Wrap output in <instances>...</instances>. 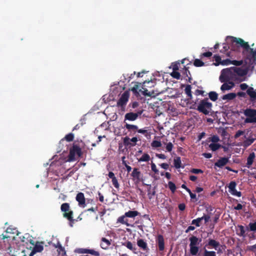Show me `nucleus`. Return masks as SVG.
Returning <instances> with one entry per match:
<instances>
[{
  "mask_svg": "<svg viewBox=\"0 0 256 256\" xmlns=\"http://www.w3.org/2000/svg\"><path fill=\"white\" fill-rule=\"evenodd\" d=\"M230 40L231 50L233 51H238L239 47L241 46L246 52L248 51L250 46L248 42H244L240 38H236L232 36H228V40Z\"/></svg>",
  "mask_w": 256,
  "mask_h": 256,
  "instance_id": "nucleus-1",
  "label": "nucleus"
},
{
  "mask_svg": "<svg viewBox=\"0 0 256 256\" xmlns=\"http://www.w3.org/2000/svg\"><path fill=\"white\" fill-rule=\"evenodd\" d=\"M212 104L206 98L199 102L196 110L205 115H208L212 110Z\"/></svg>",
  "mask_w": 256,
  "mask_h": 256,
  "instance_id": "nucleus-2",
  "label": "nucleus"
},
{
  "mask_svg": "<svg viewBox=\"0 0 256 256\" xmlns=\"http://www.w3.org/2000/svg\"><path fill=\"white\" fill-rule=\"evenodd\" d=\"M233 70L232 67L223 69L219 78L220 82H226L236 80V78Z\"/></svg>",
  "mask_w": 256,
  "mask_h": 256,
  "instance_id": "nucleus-3",
  "label": "nucleus"
},
{
  "mask_svg": "<svg viewBox=\"0 0 256 256\" xmlns=\"http://www.w3.org/2000/svg\"><path fill=\"white\" fill-rule=\"evenodd\" d=\"M60 210L63 212V216L70 222V226H73L74 220L73 218L74 212L70 209L68 203H64L60 206Z\"/></svg>",
  "mask_w": 256,
  "mask_h": 256,
  "instance_id": "nucleus-4",
  "label": "nucleus"
},
{
  "mask_svg": "<svg viewBox=\"0 0 256 256\" xmlns=\"http://www.w3.org/2000/svg\"><path fill=\"white\" fill-rule=\"evenodd\" d=\"M82 152L80 147L76 144H74L70 150L68 161L74 162L76 160V156L80 158L82 156Z\"/></svg>",
  "mask_w": 256,
  "mask_h": 256,
  "instance_id": "nucleus-5",
  "label": "nucleus"
},
{
  "mask_svg": "<svg viewBox=\"0 0 256 256\" xmlns=\"http://www.w3.org/2000/svg\"><path fill=\"white\" fill-rule=\"evenodd\" d=\"M156 80H150L148 81L145 80L143 82L142 85V94L145 96H154L155 94L154 90H152L151 91H149L147 88H152L154 86L156 85Z\"/></svg>",
  "mask_w": 256,
  "mask_h": 256,
  "instance_id": "nucleus-6",
  "label": "nucleus"
},
{
  "mask_svg": "<svg viewBox=\"0 0 256 256\" xmlns=\"http://www.w3.org/2000/svg\"><path fill=\"white\" fill-rule=\"evenodd\" d=\"M244 114L246 118L244 120L245 123H256V110L246 108Z\"/></svg>",
  "mask_w": 256,
  "mask_h": 256,
  "instance_id": "nucleus-7",
  "label": "nucleus"
},
{
  "mask_svg": "<svg viewBox=\"0 0 256 256\" xmlns=\"http://www.w3.org/2000/svg\"><path fill=\"white\" fill-rule=\"evenodd\" d=\"M240 88L242 90H246V94L250 97V100L252 102H254L256 100V90H254L252 87H248V86L246 84H241L240 85Z\"/></svg>",
  "mask_w": 256,
  "mask_h": 256,
  "instance_id": "nucleus-8",
  "label": "nucleus"
},
{
  "mask_svg": "<svg viewBox=\"0 0 256 256\" xmlns=\"http://www.w3.org/2000/svg\"><path fill=\"white\" fill-rule=\"evenodd\" d=\"M220 246H222L219 242L214 239L208 238L204 248H208V249L214 248L217 250L218 254H220L222 252V250L220 248Z\"/></svg>",
  "mask_w": 256,
  "mask_h": 256,
  "instance_id": "nucleus-9",
  "label": "nucleus"
},
{
  "mask_svg": "<svg viewBox=\"0 0 256 256\" xmlns=\"http://www.w3.org/2000/svg\"><path fill=\"white\" fill-rule=\"evenodd\" d=\"M129 96V92L128 91L124 92L117 102V106L122 108L125 106L128 100Z\"/></svg>",
  "mask_w": 256,
  "mask_h": 256,
  "instance_id": "nucleus-10",
  "label": "nucleus"
},
{
  "mask_svg": "<svg viewBox=\"0 0 256 256\" xmlns=\"http://www.w3.org/2000/svg\"><path fill=\"white\" fill-rule=\"evenodd\" d=\"M44 242H36L30 254V256H33L37 252H40L44 250Z\"/></svg>",
  "mask_w": 256,
  "mask_h": 256,
  "instance_id": "nucleus-11",
  "label": "nucleus"
},
{
  "mask_svg": "<svg viewBox=\"0 0 256 256\" xmlns=\"http://www.w3.org/2000/svg\"><path fill=\"white\" fill-rule=\"evenodd\" d=\"M156 244L160 251H163L164 250V240L162 235L158 234L156 240Z\"/></svg>",
  "mask_w": 256,
  "mask_h": 256,
  "instance_id": "nucleus-12",
  "label": "nucleus"
},
{
  "mask_svg": "<svg viewBox=\"0 0 256 256\" xmlns=\"http://www.w3.org/2000/svg\"><path fill=\"white\" fill-rule=\"evenodd\" d=\"M112 240H108L106 238H101V242L100 244V246L104 250H108L110 246L112 244Z\"/></svg>",
  "mask_w": 256,
  "mask_h": 256,
  "instance_id": "nucleus-13",
  "label": "nucleus"
},
{
  "mask_svg": "<svg viewBox=\"0 0 256 256\" xmlns=\"http://www.w3.org/2000/svg\"><path fill=\"white\" fill-rule=\"evenodd\" d=\"M233 72H234V75L237 78L238 76H243L247 74V70L245 69L242 68H237L233 66Z\"/></svg>",
  "mask_w": 256,
  "mask_h": 256,
  "instance_id": "nucleus-14",
  "label": "nucleus"
},
{
  "mask_svg": "<svg viewBox=\"0 0 256 256\" xmlns=\"http://www.w3.org/2000/svg\"><path fill=\"white\" fill-rule=\"evenodd\" d=\"M134 180H136L137 182H140L141 180L142 174L138 168H134L131 174Z\"/></svg>",
  "mask_w": 256,
  "mask_h": 256,
  "instance_id": "nucleus-15",
  "label": "nucleus"
},
{
  "mask_svg": "<svg viewBox=\"0 0 256 256\" xmlns=\"http://www.w3.org/2000/svg\"><path fill=\"white\" fill-rule=\"evenodd\" d=\"M228 158L226 157L220 158L214 163V166H218L220 168H222L225 165H226L228 162Z\"/></svg>",
  "mask_w": 256,
  "mask_h": 256,
  "instance_id": "nucleus-16",
  "label": "nucleus"
},
{
  "mask_svg": "<svg viewBox=\"0 0 256 256\" xmlns=\"http://www.w3.org/2000/svg\"><path fill=\"white\" fill-rule=\"evenodd\" d=\"M224 84L220 87V90L222 92H224L226 90H228L233 88L234 86V84L233 82H223Z\"/></svg>",
  "mask_w": 256,
  "mask_h": 256,
  "instance_id": "nucleus-17",
  "label": "nucleus"
},
{
  "mask_svg": "<svg viewBox=\"0 0 256 256\" xmlns=\"http://www.w3.org/2000/svg\"><path fill=\"white\" fill-rule=\"evenodd\" d=\"M138 113H134L132 112L126 113L124 116V121L126 120H128L130 121H134L137 119V118H138Z\"/></svg>",
  "mask_w": 256,
  "mask_h": 256,
  "instance_id": "nucleus-18",
  "label": "nucleus"
},
{
  "mask_svg": "<svg viewBox=\"0 0 256 256\" xmlns=\"http://www.w3.org/2000/svg\"><path fill=\"white\" fill-rule=\"evenodd\" d=\"M137 244L142 250L148 252L149 248L148 246V244L143 239H138L137 240Z\"/></svg>",
  "mask_w": 256,
  "mask_h": 256,
  "instance_id": "nucleus-19",
  "label": "nucleus"
},
{
  "mask_svg": "<svg viewBox=\"0 0 256 256\" xmlns=\"http://www.w3.org/2000/svg\"><path fill=\"white\" fill-rule=\"evenodd\" d=\"M255 158L256 154L254 152L250 153L247 158V162L246 164V166L248 168H250L253 164Z\"/></svg>",
  "mask_w": 256,
  "mask_h": 256,
  "instance_id": "nucleus-20",
  "label": "nucleus"
},
{
  "mask_svg": "<svg viewBox=\"0 0 256 256\" xmlns=\"http://www.w3.org/2000/svg\"><path fill=\"white\" fill-rule=\"evenodd\" d=\"M76 200L78 202L79 205H85L86 200L82 192H78L77 194Z\"/></svg>",
  "mask_w": 256,
  "mask_h": 256,
  "instance_id": "nucleus-21",
  "label": "nucleus"
},
{
  "mask_svg": "<svg viewBox=\"0 0 256 256\" xmlns=\"http://www.w3.org/2000/svg\"><path fill=\"white\" fill-rule=\"evenodd\" d=\"M126 216H125V214L122 216H120L118 219V222L122 224H125L128 226H132L128 222V220L126 218Z\"/></svg>",
  "mask_w": 256,
  "mask_h": 256,
  "instance_id": "nucleus-22",
  "label": "nucleus"
},
{
  "mask_svg": "<svg viewBox=\"0 0 256 256\" xmlns=\"http://www.w3.org/2000/svg\"><path fill=\"white\" fill-rule=\"evenodd\" d=\"M236 96V93L232 92L224 95L222 98L223 100H230L234 99Z\"/></svg>",
  "mask_w": 256,
  "mask_h": 256,
  "instance_id": "nucleus-23",
  "label": "nucleus"
},
{
  "mask_svg": "<svg viewBox=\"0 0 256 256\" xmlns=\"http://www.w3.org/2000/svg\"><path fill=\"white\" fill-rule=\"evenodd\" d=\"M124 128H126L129 132H137L138 127L136 125L130 124L126 123Z\"/></svg>",
  "mask_w": 256,
  "mask_h": 256,
  "instance_id": "nucleus-24",
  "label": "nucleus"
},
{
  "mask_svg": "<svg viewBox=\"0 0 256 256\" xmlns=\"http://www.w3.org/2000/svg\"><path fill=\"white\" fill-rule=\"evenodd\" d=\"M140 213L136 210H129L125 212V216L128 218H133L138 216Z\"/></svg>",
  "mask_w": 256,
  "mask_h": 256,
  "instance_id": "nucleus-25",
  "label": "nucleus"
},
{
  "mask_svg": "<svg viewBox=\"0 0 256 256\" xmlns=\"http://www.w3.org/2000/svg\"><path fill=\"white\" fill-rule=\"evenodd\" d=\"M122 244L133 252L136 250V248L133 246V244L130 241L128 240L124 242H122Z\"/></svg>",
  "mask_w": 256,
  "mask_h": 256,
  "instance_id": "nucleus-26",
  "label": "nucleus"
},
{
  "mask_svg": "<svg viewBox=\"0 0 256 256\" xmlns=\"http://www.w3.org/2000/svg\"><path fill=\"white\" fill-rule=\"evenodd\" d=\"M190 248V253L192 256H196L198 250L199 248L197 246H191Z\"/></svg>",
  "mask_w": 256,
  "mask_h": 256,
  "instance_id": "nucleus-27",
  "label": "nucleus"
},
{
  "mask_svg": "<svg viewBox=\"0 0 256 256\" xmlns=\"http://www.w3.org/2000/svg\"><path fill=\"white\" fill-rule=\"evenodd\" d=\"M238 228H239V232L237 231V234L240 236L246 237L244 228L242 225H238Z\"/></svg>",
  "mask_w": 256,
  "mask_h": 256,
  "instance_id": "nucleus-28",
  "label": "nucleus"
},
{
  "mask_svg": "<svg viewBox=\"0 0 256 256\" xmlns=\"http://www.w3.org/2000/svg\"><path fill=\"white\" fill-rule=\"evenodd\" d=\"M226 44H224V46H223V48L220 50V52H226L228 49L231 50V44L230 40H228V36L226 38Z\"/></svg>",
  "mask_w": 256,
  "mask_h": 256,
  "instance_id": "nucleus-29",
  "label": "nucleus"
},
{
  "mask_svg": "<svg viewBox=\"0 0 256 256\" xmlns=\"http://www.w3.org/2000/svg\"><path fill=\"white\" fill-rule=\"evenodd\" d=\"M189 240L190 241V246H197L198 244V239L196 236H192L190 238Z\"/></svg>",
  "mask_w": 256,
  "mask_h": 256,
  "instance_id": "nucleus-30",
  "label": "nucleus"
},
{
  "mask_svg": "<svg viewBox=\"0 0 256 256\" xmlns=\"http://www.w3.org/2000/svg\"><path fill=\"white\" fill-rule=\"evenodd\" d=\"M191 88L192 87L190 85H187L184 89V92L187 95V97L188 99L190 100H191L192 98Z\"/></svg>",
  "mask_w": 256,
  "mask_h": 256,
  "instance_id": "nucleus-31",
  "label": "nucleus"
},
{
  "mask_svg": "<svg viewBox=\"0 0 256 256\" xmlns=\"http://www.w3.org/2000/svg\"><path fill=\"white\" fill-rule=\"evenodd\" d=\"M208 96L210 100L216 102L218 98V94L216 92L212 91L208 93Z\"/></svg>",
  "mask_w": 256,
  "mask_h": 256,
  "instance_id": "nucleus-32",
  "label": "nucleus"
},
{
  "mask_svg": "<svg viewBox=\"0 0 256 256\" xmlns=\"http://www.w3.org/2000/svg\"><path fill=\"white\" fill-rule=\"evenodd\" d=\"M174 166L176 168H180L181 167V159L180 156H177L174 160Z\"/></svg>",
  "mask_w": 256,
  "mask_h": 256,
  "instance_id": "nucleus-33",
  "label": "nucleus"
},
{
  "mask_svg": "<svg viewBox=\"0 0 256 256\" xmlns=\"http://www.w3.org/2000/svg\"><path fill=\"white\" fill-rule=\"evenodd\" d=\"M222 146L219 144L212 143L209 144V148L213 152H215V151L217 150L218 149L220 148Z\"/></svg>",
  "mask_w": 256,
  "mask_h": 256,
  "instance_id": "nucleus-34",
  "label": "nucleus"
},
{
  "mask_svg": "<svg viewBox=\"0 0 256 256\" xmlns=\"http://www.w3.org/2000/svg\"><path fill=\"white\" fill-rule=\"evenodd\" d=\"M74 134L72 133H70L68 134H66L65 137L64 138V139H62L60 141V144L62 142H63L64 141V140H66V141L68 142H72L74 140Z\"/></svg>",
  "mask_w": 256,
  "mask_h": 256,
  "instance_id": "nucleus-35",
  "label": "nucleus"
},
{
  "mask_svg": "<svg viewBox=\"0 0 256 256\" xmlns=\"http://www.w3.org/2000/svg\"><path fill=\"white\" fill-rule=\"evenodd\" d=\"M204 256H216V252L214 251H209L204 248Z\"/></svg>",
  "mask_w": 256,
  "mask_h": 256,
  "instance_id": "nucleus-36",
  "label": "nucleus"
},
{
  "mask_svg": "<svg viewBox=\"0 0 256 256\" xmlns=\"http://www.w3.org/2000/svg\"><path fill=\"white\" fill-rule=\"evenodd\" d=\"M194 65L196 67H200L204 65V63L200 59H196L194 62Z\"/></svg>",
  "mask_w": 256,
  "mask_h": 256,
  "instance_id": "nucleus-37",
  "label": "nucleus"
},
{
  "mask_svg": "<svg viewBox=\"0 0 256 256\" xmlns=\"http://www.w3.org/2000/svg\"><path fill=\"white\" fill-rule=\"evenodd\" d=\"M150 160V156L148 154H144L138 160V162H148Z\"/></svg>",
  "mask_w": 256,
  "mask_h": 256,
  "instance_id": "nucleus-38",
  "label": "nucleus"
},
{
  "mask_svg": "<svg viewBox=\"0 0 256 256\" xmlns=\"http://www.w3.org/2000/svg\"><path fill=\"white\" fill-rule=\"evenodd\" d=\"M248 230L250 231L256 232V222H254L249 223L248 227Z\"/></svg>",
  "mask_w": 256,
  "mask_h": 256,
  "instance_id": "nucleus-39",
  "label": "nucleus"
},
{
  "mask_svg": "<svg viewBox=\"0 0 256 256\" xmlns=\"http://www.w3.org/2000/svg\"><path fill=\"white\" fill-rule=\"evenodd\" d=\"M168 188L170 189L172 193H174L176 190V184L170 181L168 182Z\"/></svg>",
  "mask_w": 256,
  "mask_h": 256,
  "instance_id": "nucleus-40",
  "label": "nucleus"
},
{
  "mask_svg": "<svg viewBox=\"0 0 256 256\" xmlns=\"http://www.w3.org/2000/svg\"><path fill=\"white\" fill-rule=\"evenodd\" d=\"M130 140V138L128 136L124 138L123 140L124 144L126 146H132V142Z\"/></svg>",
  "mask_w": 256,
  "mask_h": 256,
  "instance_id": "nucleus-41",
  "label": "nucleus"
},
{
  "mask_svg": "<svg viewBox=\"0 0 256 256\" xmlns=\"http://www.w3.org/2000/svg\"><path fill=\"white\" fill-rule=\"evenodd\" d=\"M162 142L164 144L166 145V150L168 152H170L172 150L174 147L172 144L171 142H169L168 144H166V142Z\"/></svg>",
  "mask_w": 256,
  "mask_h": 256,
  "instance_id": "nucleus-42",
  "label": "nucleus"
},
{
  "mask_svg": "<svg viewBox=\"0 0 256 256\" xmlns=\"http://www.w3.org/2000/svg\"><path fill=\"white\" fill-rule=\"evenodd\" d=\"M213 58L216 62L214 64L216 66H218L219 64H221L222 60L220 56L214 55Z\"/></svg>",
  "mask_w": 256,
  "mask_h": 256,
  "instance_id": "nucleus-43",
  "label": "nucleus"
},
{
  "mask_svg": "<svg viewBox=\"0 0 256 256\" xmlns=\"http://www.w3.org/2000/svg\"><path fill=\"white\" fill-rule=\"evenodd\" d=\"M202 220V218H198L196 219L193 220L192 221V224L196 225L198 227L200 226V222Z\"/></svg>",
  "mask_w": 256,
  "mask_h": 256,
  "instance_id": "nucleus-44",
  "label": "nucleus"
},
{
  "mask_svg": "<svg viewBox=\"0 0 256 256\" xmlns=\"http://www.w3.org/2000/svg\"><path fill=\"white\" fill-rule=\"evenodd\" d=\"M151 146L153 148H160L162 146V143L160 141L153 140L151 144Z\"/></svg>",
  "mask_w": 256,
  "mask_h": 256,
  "instance_id": "nucleus-45",
  "label": "nucleus"
},
{
  "mask_svg": "<svg viewBox=\"0 0 256 256\" xmlns=\"http://www.w3.org/2000/svg\"><path fill=\"white\" fill-rule=\"evenodd\" d=\"M254 138H248L244 142V146H248L251 145L254 142Z\"/></svg>",
  "mask_w": 256,
  "mask_h": 256,
  "instance_id": "nucleus-46",
  "label": "nucleus"
},
{
  "mask_svg": "<svg viewBox=\"0 0 256 256\" xmlns=\"http://www.w3.org/2000/svg\"><path fill=\"white\" fill-rule=\"evenodd\" d=\"M229 192L232 195L237 196L238 197H240L242 196V193L240 192H238L236 189H234L232 190H229Z\"/></svg>",
  "mask_w": 256,
  "mask_h": 256,
  "instance_id": "nucleus-47",
  "label": "nucleus"
},
{
  "mask_svg": "<svg viewBox=\"0 0 256 256\" xmlns=\"http://www.w3.org/2000/svg\"><path fill=\"white\" fill-rule=\"evenodd\" d=\"M171 76L174 78H175L177 80H179L180 79V73L178 72H177V70L176 71H173L172 74H171Z\"/></svg>",
  "mask_w": 256,
  "mask_h": 256,
  "instance_id": "nucleus-48",
  "label": "nucleus"
},
{
  "mask_svg": "<svg viewBox=\"0 0 256 256\" xmlns=\"http://www.w3.org/2000/svg\"><path fill=\"white\" fill-rule=\"evenodd\" d=\"M87 254H90L94 256H99L100 253L98 251H96L94 250L88 249Z\"/></svg>",
  "mask_w": 256,
  "mask_h": 256,
  "instance_id": "nucleus-49",
  "label": "nucleus"
},
{
  "mask_svg": "<svg viewBox=\"0 0 256 256\" xmlns=\"http://www.w3.org/2000/svg\"><path fill=\"white\" fill-rule=\"evenodd\" d=\"M156 194V191L154 190H153L152 192H151L150 188L148 190V195L149 199L152 198V197Z\"/></svg>",
  "mask_w": 256,
  "mask_h": 256,
  "instance_id": "nucleus-50",
  "label": "nucleus"
},
{
  "mask_svg": "<svg viewBox=\"0 0 256 256\" xmlns=\"http://www.w3.org/2000/svg\"><path fill=\"white\" fill-rule=\"evenodd\" d=\"M112 184L116 188H118L120 187V184L118 182V180L116 177L112 179Z\"/></svg>",
  "mask_w": 256,
  "mask_h": 256,
  "instance_id": "nucleus-51",
  "label": "nucleus"
},
{
  "mask_svg": "<svg viewBox=\"0 0 256 256\" xmlns=\"http://www.w3.org/2000/svg\"><path fill=\"white\" fill-rule=\"evenodd\" d=\"M137 132L138 133L142 134H144L146 137H147L148 136L150 135L148 131L146 130L138 128Z\"/></svg>",
  "mask_w": 256,
  "mask_h": 256,
  "instance_id": "nucleus-52",
  "label": "nucleus"
},
{
  "mask_svg": "<svg viewBox=\"0 0 256 256\" xmlns=\"http://www.w3.org/2000/svg\"><path fill=\"white\" fill-rule=\"evenodd\" d=\"M236 184L234 181H232L230 182L228 185L229 190H232L236 188Z\"/></svg>",
  "mask_w": 256,
  "mask_h": 256,
  "instance_id": "nucleus-53",
  "label": "nucleus"
},
{
  "mask_svg": "<svg viewBox=\"0 0 256 256\" xmlns=\"http://www.w3.org/2000/svg\"><path fill=\"white\" fill-rule=\"evenodd\" d=\"M220 140L219 137L216 135H214L210 138V141L212 142V143H216Z\"/></svg>",
  "mask_w": 256,
  "mask_h": 256,
  "instance_id": "nucleus-54",
  "label": "nucleus"
},
{
  "mask_svg": "<svg viewBox=\"0 0 256 256\" xmlns=\"http://www.w3.org/2000/svg\"><path fill=\"white\" fill-rule=\"evenodd\" d=\"M212 52H208L202 54L200 56V58H202L203 57H210L212 56Z\"/></svg>",
  "mask_w": 256,
  "mask_h": 256,
  "instance_id": "nucleus-55",
  "label": "nucleus"
},
{
  "mask_svg": "<svg viewBox=\"0 0 256 256\" xmlns=\"http://www.w3.org/2000/svg\"><path fill=\"white\" fill-rule=\"evenodd\" d=\"M243 61L242 60H232V64L236 66H240L242 64Z\"/></svg>",
  "mask_w": 256,
  "mask_h": 256,
  "instance_id": "nucleus-56",
  "label": "nucleus"
},
{
  "mask_svg": "<svg viewBox=\"0 0 256 256\" xmlns=\"http://www.w3.org/2000/svg\"><path fill=\"white\" fill-rule=\"evenodd\" d=\"M151 168L152 170L156 174H158V170L157 169L156 165L155 164L152 162L151 164Z\"/></svg>",
  "mask_w": 256,
  "mask_h": 256,
  "instance_id": "nucleus-57",
  "label": "nucleus"
},
{
  "mask_svg": "<svg viewBox=\"0 0 256 256\" xmlns=\"http://www.w3.org/2000/svg\"><path fill=\"white\" fill-rule=\"evenodd\" d=\"M248 52H250V54L252 56V57L256 59V48L255 50H254L253 48H250V49H248Z\"/></svg>",
  "mask_w": 256,
  "mask_h": 256,
  "instance_id": "nucleus-58",
  "label": "nucleus"
},
{
  "mask_svg": "<svg viewBox=\"0 0 256 256\" xmlns=\"http://www.w3.org/2000/svg\"><path fill=\"white\" fill-rule=\"evenodd\" d=\"M244 134V131H242L241 130H238V131H237L236 132V134H234V137L235 138H239L240 136L243 135Z\"/></svg>",
  "mask_w": 256,
  "mask_h": 256,
  "instance_id": "nucleus-59",
  "label": "nucleus"
},
{
  "mask_svg": "<svg viewBox=\"0 0 256 256\" xmlns=\"http://www.w3.org/2000/svg\"><path fill=\"white\" fill-rule=\"evenodd\" d=\"M88 249L86 248H78L76 250V252L78 254H87Z\"/></svg>",
  "mask_w": 256,
  "mask_h": 256,
  "instance_id": "nucleus-60",
  "label": "nucleus"
},
{
  "mask_svg": "<svg viewBox=\"0 0 256 256\" xmlns=\"http://www.w3.org/2000/svg\"><path fill=\"white\" fill-rule=\"evenodd\" d=\"M232 64V60L229 59L224 60L222 61L221 64L222 65H228Z\"/></svg>",
  "mask_w": 256,
  "mask_h": 256,
  "instance_id": "nucleus-61",
  "label": "nucleus"
},
{
  "mask_svg": "<svg viewBox=\"0 0 256 256\" xmlns=\"http://www.w3.org/2000/svg\"><path fill=\"white\" fill-rule=\"evenodd\" d=\"M220 214L218 212L214 214V223L218 222L219 220L220 216Z\"/></svg>",
  "mask_w": 256,
  "mask_h": 256,
  "instance_id": "nucleus-62",
  "label": "nucleus"
},
{
  "mask_svg": "<svg viewBox=\"0 0 256 256\" xmlns=\"http://www.w3.org/2000/svg\"><path fill=\"white\" fill-rule=\"evenodd\" d=\"M191 172L192 173L195 174H202L203 173V171L200 169H198V168H192L191 170Z\"/></svg>",
  "mask_w": 256,
  "mask_h": 256,
  "instance_id": "nucleus-63",
  "label": "nucleus"
},
{
  "mask_svg": "<svg viewBox=\"0 0 256 256\" xmlns=\"http://www.w3.org/2000/svg\"><path fill=\"white\" fill-rule=\"evenodd\" d=\"M132 142V146H134L136 145V143L138 142V138L136 137H133L130 140Z\"/></svg>",
  "mask_w": 256,
  "mask_h": 256,
  "instance_id": "nucleus-64",
  "label": "nucleus"
}]
</instances>
